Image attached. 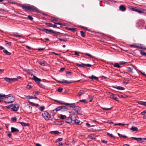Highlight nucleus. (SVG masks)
<instances>
[{
    "label": "nucleus",
    "mask_w": 146,
    "mask_h": 146,
    "mask_svg": "<svg viewBox=\"0 0 146 146\" xmlns=\"http://www.w3.org/2000/svg\"><path fill=\"white\" fill-rule=\"evenodd\" d=\"M18 33H14L13 35V36H14L17 37H21V38H23V36L22 35H18Z\"/></svg>",
    "instance_id": "b1692460"
},
{
    "label": "nucleus",
    "mask_w": 146,
    "mask_h": 146,
    "mask_svg": "<svg viewBox=\"0 0 146 146\" xmlns=\"http://www.w3.org/2000/svg\"><path fill=\"white\" fill-rule=\"evenodd\" d=\"M130 129L133 131H137L138 130V128L137 127L133 126H132Z\"/></svg>",
    "instance_id": "c756f323"
},
{
    "label": "nucleus",
    "mask_w": 146,
    "mask_h": 146,
    "mask_svg": "<svg viewBox=\"0 0 146 146\" xmlns=\"http://www.w3.org/2000/svg\"><path fill=\"white\" fill-rule=\"evenodd\" d=\"M138 103L140 105H142L146 106V102L143 101H139L138 102Z\"/></svg>",
    "instance_id": "2f4dec72"
},
{
    "label": "nucleus",
    "mask_w": 146,
    "mask_h": 146,
    "mask_svg": "<svg viewBox=\"0 0 146 146\" xmlns=\"http://www.w3.org/2000/svg\"><path fill=\"white\" fill-rule=\"evenodd\" d=\"M78 118H77L76 120L75 121L74 123L75 124H77V125H79V123L80 122V121L78 120Z\"/></svg>",
    "instance_id": "3c124183"
},
{
    "label": "nucleus",
    "mask_w": 146,
    "mask_h": 146,
    "mask_svg": "<svg viewBox=\"0 0 146 146\" xmlns=\"http://www.w3.org/2000/svg\"><path fill=\"white\" fill-rule=\"evenodd\" d=\"M76 66L78 67H84L85 66V64L83 63H81L80 64H76Z\"/></svg>",
    "instance_id": "a18cd8bd"
},
{
    "label": "nucleus",
    "mask_w": 146,
    "mask_h": 146,
    "mask_svg": "<svg viewBox=\"0 0 146 146\" xmlns=\"http://www.w3.org/2000/svg\"><path fill=\"white\" fill-rule=\"evenodd\" d=\"M116 95L115 94H114L112 93H111L110 96V98L115 101H116L117 102L119 101V100H117L118 98L116 97Z\"/></svg>",
    "instance_id": "f8f14e48"
},
{
    "label": "nucleus",
    "mask_w": 146,
    "mask_h": 146,
    "mask_svg": "<svg viewBox=\"0 0 146 146\" xmlns=\"http://www.w3.org/2000/svg\"><path fill=\"white\" fill-rule=\"evenodd\" d=\"M80 33L81 34V36L82 37H85L86 34L85 33L83 32V31H80Z\"/></svg>",
    "instance_id": "09e8293b"
},
{
    "label": "nucleus",
    "mask_w": 146,
    "mask_h": 146,
    "mask_svg": "<svg viewBox=\"0 0 146 146\" xmlns=\"http://www.w3.org/2000/svg\"><path fill=\"white\" fill-rule=\"evenodd\" d=\"M40 110L41 111H43L45 109V107L44 106H41L40 107Z\"/></svg>",
    "instance_id": "e2e57ef3"
},
{
    "label": "nucleus",
    "mask_w": 146,
    "mask_h": 146,
    "mask_svg": "<svg viewBox=\"0 0 146 146\" xmlns=\"http://www.w3.org/2000/svg\"><path fill=\"white\" fill-rule=\"evenodd\" d=\"M137 8L136 7H133L131 9V10L133 11H136L137 12Z\"/></svg>",
    "instance_id": "13d9d810"
},
{
    "label": "nucleus",
    "mask_w": 146,
    "mask_h": 146,
    "mask_svg": "<svg viewBox=\"0 0 146 146\" xmlns=\"http://www.w3.org/2000/svg\"><path fill=\"white\" fill-rule=\"evenodd\" d=\"M3 52L7 55H10L11 54V53L9 52L7 50L5 49L3 50Z\"/></svg>",
    "instance_id": "a19ab883"
},
{
    "label": "nucleus",
    "mask_w": 146,
    "mask_h": 146,
    "mask_svg": "<svg viewBox=\"0 0 146 146\" xmlns=\"http://www.w3.org/2000/svg\"><path fill=\"white\" fill-rule=\"evenodd\" d=\"M60 118L64 120L66 118V117L65 115L61 114L60 116Z\"/></svg>",
    "instance_id": "72a5a7b5"
},
{
    "label": "nucleus",
    "mask_w": 146,
    "mask_h": 146,
    "mask_svg": "<svg viewBox=\"0 0 146 146\" xmlns=\"http://www.w3.org/2000/svg\"><path fill=\"white\" fill-rule=\"evenodd\" d=\"M140 53L142 55L146 56V52L143 50H141L140 51Z\"/></svg>",
    "instance_id": "c03bdc74"
},
{
    "label": "nucleus",
    "mask_w": 146,
    "mask_h": 146,
    "mask_svg": "<svg viewBox=\"0 0 146 146\" xmlns=\"http://www.w3.org/2000/svg\"><path fill=\"white\" fill-rule=\"evenodd\" d=\"M54 101L55 102H57L62 105H65L66 106H69V107L70 108H74V107H75L76 106H75V104L74 103L69 104L68 103H65L63 102L58 101V100H54Z\"/></svg>",
    "instance_id": "20e7f679"
},
{
    "label": "nucleus",
    "mask_w": 146,
    "mask_h": 146,
    "mask_svg": "<svg viewBox=\"0 0 146 146\" xmlns=\"http://www.w3.org/2000/svg\"><path fill=\"white\" fill-rule=\"evenodd\" d=\"M17 118L16 117H12L11 118V120L13 122H15L17 121Z\"/></svg>",
    "instance_id": "603ef678"
},
{
    "label": "nucleus",
    "mask_w": 146,
    "mask_h": 146,
    "mask_svg": "<svg viewBox=\"0 0 146 146\" xmlns=\"http://www.w3.org/2000/svg\"><path fill=\"white\" fill-rule=\"evenodd\" d=\"M85 91L83 90H80L78 93V94L77 95L78 97L80 96L82 94H84Z\"/></svg>",
    "instance_id": "7c9ffc66"
},
{
    "label": "nucleus",
    "mask_w": 146,
    "mask_h": 146,
    "mask_svg": "<svg viewBox=\"0 0 146 146\" xmlns=\"http://www.w3.org/2000/svg\"><path fill=\"white\" fill-rule=\"evenodd\" d=\"M100 108L101 109H102L104 110H106V111H109V110H110L112 108H103L102 107H100Z\"/></svg>",
    "instance_id": "5fc2aeb1"
},
{
    "label": "nucleus",
    "mask_w": 146,
    "mask_h": 146,
    "mask_svg": "<svg viewBox=\"0 0 146 146\" xmlns=\"http://www.w3.org/2000/svg\"><path fill=\"white\" fill-rule=\"evenodd\" d=\"M29 102L32 106H35L36 107L39 106V105L38 104H35L34 103L30 102Z\"/></svg>",
    "instance_id": "c9c22d12"
},
{
    "label": "nucleus",
    "mask_w": 146,
    "mask_h": 146,
    "mask_svg": "<svg viewBox=\"0 0 146 146\" xmlns=\"http://www.w3.org/2000/svg\"><path fill=\"white\" fill-rule=\"evenodd\" d=\"M24 70L29 75H32V72L30 70L25 69Z\"/></svg>",
    "instance_id": "58836bf2"
},
{
    "label": "nucleus",
    "mask_w": 146,
    "mask_h": 146,
    "mask_svg": "<svg viewBox=\"0 0 146 146\" xmlns=\"http://www.w3.org/2000/svg\"><path fill=\"white\" fill-rule=\"evenodd\" d=\"M119 63L118 64L117 63H115L114 64L113 66L114 67H117V68H120L122 67L120 66L119 65Z\"/></svg>",
    "instance_id": "79ce46f5"
},
{
    "label": "nucleus",
    "mask_w": 146,
    "mask_h": 146,
    "mask_svg": "<svg viewBox=\"0 0 146 146\" xmlns=\"http://www.w3.org/2000/svg\"><path fill=\"white\" fill-rule=\"evenodd\" d=\"M56 38L60 41H63L65 42L67 41L66 38H64L62 36L60 35H56Z\"/></svg>",
    "instance_id": "1a4fd4ad"
},
{
    "label": "nucleus",
    "mask_w": 146,
    "mask_h": 146,
    "mask_svg": "<svg viewBox=\"0 0 146 146\" xmlns=\"http://www.w3.org/2000/svg\"><path fill=\"white\" fill-rule=\"evenodd\" d=\"M54 24L53 25V24H52V27L54 28H56L59 29V27H57L56 25H56H63L62 23H61L54 22Z\"/></svg>",
    "instance_id": "4468645a"
},
{
    "label": "nucleus",
    "mask_w": 146,
    "mask_h": 146,
    "mask_svg": "<svg viewBox=\"0 0 146 146\" xmlns=\"http://www.w3.org/2000/svg\"><path fill=\"white\" fill-rule=\"evenodd\" d=\"M88 138L93 140L95 139V136L94 134H91L88 136Z\"/></svg>",
    "instance_id": "c85d7f7f"
},
{
    "label": "nucleus",
    "mask_w": 146,
    "mask_h": 146,
    "mask_svg": "<svg viewBox=\"0 0 146 146\" xmlns=\"http://www.w3.org/2000/svg\"><path fill=\"white\" fill-rule=\"evenodd\" d=\"M40 31L45 32L47 34L51 33H55L56 34H57L58 33H59V32L56 33L55 31H54L53 30H49L46 29H44V28H42V29H40Z\"/></svg>",
    "instance_id": "7ed1b4c3"
},
{
    "label": "nucleus",
    "mask_w": 146,
    "mask_h": 146,
    "mask_svg": "<svg viewBox=\"0 0 146 146\" xmlns=\"http://www.w3.org/2000/svg\"><path fill=\"white\" fill-rule=\"evenodd\" d=\"M15 100V98L12 96H9L5 97L4 99L5 102L7 104L12 103Z\"/></svg>",
    "instance_id": "f03ea898"
},
{
    "label": "nucleus",
    "mask_w": 146,
    "mask_h": 146,
    "mask_svg": "<svg viewBox=\"0 0 146 146\" xmlns=\"http://www.w3.org/2000/svg\"><path fill=\"white\" fill-rule=\"evenodd\" d=\"M145 10L142 9H137V12L141 13H145Z\"/></svg>",
    "instance_id": "5701e85b"
},
{
    "label": "nucleus",
    "mask_w": 146,
    "mask_h": 146,
    "mask_svg": "<svg viewBox=\"0 0 146 146\" xmlns=\"http://www.w3.org/2000/svg\"><path fill=\"white\" fill-rule=\"evenodd\" d=\"M112 87L120 90H123L125 89L124 88L120 86H112Z\"/></svg>",
    "instance_id": "6ab92c4d"
},
{
    "label": "nucleus",
    "mask_w": 146,
    "mask_h": 146,
    "mask_svg": "<svg viewBox=\"0 0 146 146\" xmlns=\"http://www.w3.org/2000/svg\"><path fill=\"white\" fill-rule=\"evenodd\" d=\"M68 29L69 30L71 31L74 32L77 31V29L75 28H68Z\"/></svg>",
    "instance_id": "37998d69"
},
{
    "label": "nucleus",
    "mask_w": 146,
    "mask_h": 146,
    "mask_svg": "<svg viewBox=\"0 0 146 146\" xmlns=\"http://www.w3.org/2000/svg\"><path fill=\"white\" fill-rule=\"evenodd\" d=\"M27 98L29 99H34V97L33 96H27Z\"/></svg>",
    "instance_id": "774afa93"
},
{
    "label": "nucleus",
    "mask_w": 146,
    "mask_h": 146,
    "mask_svg": "<svg viewBox=\"0 0 146 146\" xmlns=\"http://www.w3.org/2000/svg\"><path fill=\"white\" fill-rule=\"evenodd\" d=\"M80 102H84L85 103H87V101L85 100H82L80 101Z\"/></svg>",
    "instance_id": "69168bd1"
},
{
    "label": "nucleus",
    "mask_w": 146,
    "mask_h": 146,
    "mask_svg": "<svg viewBox=\"0 0 146 146\" xmlns=\"http://www.w3.org/2000/svg\"><path fill=\"white\" fill-rule=\"evenodd\" d=\"M40 93V92L35 91L33 92V94L34 95V96H35L38 95Z\"/></svg>",
    "instance_id": "ea45409f"
},
{
    "label": "nucleus",
    "mask_w": 146,
    "mask_h": 146,
    "mask_svg": "<svg viewBox=\"0 0 146 146\" xmlns=\"http://www.w3.org/2000/svg\"><path fill=\"white\" fill-rule=\"evenodd\" d=\"M107 135L111 137H113L114 138H115V137L113 135L111 134H110L108 132L107 133Z\"/></svg>",
    "instance_id": "864d4df0"
},
{
    "label": "nucleus",
    "mask_w": 146,
    "mask_h": 146,
    "mask_svg": "<svg viewBox=\"0 0 146 146\" xmlns=\"http://www.w3.org/2000/svg\"><path fill=\"white\" fill-rule=\"evenodd\" d=\"M137 48H139L141 49H146V48L145 47V46L143 44H138L137 45Z\"/></svg>",
    "instance_id": "2eb2a0df"
},
{
    "label": "nucleus",
    "mask_w": 146,
    "mask_h": 146,
    "mask_svg": "<svg viewBox=\"0 0 146 146\" xmlns=\"http://www.w3.org/2000/svg\"><path fill=\"white\" fill-rule=\"evenodd\" d=\"M84 54L88 56H89V57H90L91 58L93 57L90 54L88 53H85Z\"/></svg>",
    "instance_id": "338daca9"
},
{
    "label": "nucleus",
    "mask_w": 146,
    "mask_h": 146,
    "mask_svg": "<svg viewBox=\"0 0 146 146\" xmlns=\"http://www.w3.org/2000/svg\"><path fill=\"white\" fill-rule=\"evenodd\" d=\"M42 115L45 120H49L50 118V115L46 111H44V113L42 114Z\"/></svg>",
    "instance_id": "39448f33"
},
{
    "label": "nucleus",
    "mask_w": 146,
    "mask_h": 146,
    "mask_svg": "<svg viewBox=\"0 0 146 146\" xmlns=\"http://www.w3.org/2000/svg\"><path fill=\"white\" fill-rule=\"evenodd\" d=\"M4 80L9 83H11L13 82H15L17 80V78H9L5 77L4 78Z\"/></svg>",
    "instance_id": "6e6552de"
},
{
    "label": "nucleus",
    "mask_w": 146,
    "mask_h": 146,
    "mask_svg": "<svg viewBox=\"0 0 146 146\" xmlns=\"http://www.w3.org/2000/svg\"><path fill=\"white\" fill-rule=\"evenodd\" d=\"M51 21L53 22H56L58 21V19L57 18H55L54 17H53L50 20Z\"/></svg>",
    "instance_id": "f704fd0d"
},
{
    "label": "nucleus",
    "mask_w": 146,
    "mask_h": 146,
    "mask_svg": "<svg viewBox=\"0 0 146 146\" xmlns=\"http://www.w3.org/2000/svg\"><path fill=\"white\" fill-rule=\"evenodd\" d=\"M11 129L12 133H18L19 131V130L18 129L14 127H11Z\"/></svg>",
    "instance_id": "f3484780"
},
{
    "label": "nucleus",
    "mask_w": 146,
    "mask_h": 146,
    "mask_svg": "<svg viewBox=\"0 0 146 146\" xmlns=\"http://www.w3.org/2000/svg\"><path fill=\"white\" fill-rule=\"evenodd\" d=\"M45 25L47 27H52V24L50 23H45Z\"/></svg>",
    "instance_id": "8fccbe9b"
},
{
    "label": "nucleus",
    "mask_w": 146,
    "mask_h": 146,
    "mask_svg": "<svg viewBox=\"0 0 146 146\" xmlns=\"http://www.w3.org/2000/svg\"><path fill=\"white\" fill-rule=\"evenodd\" d=\"M50 133L51 134H54L56 135V134H59L60 133V132L58 131H51L50 132Z\"/></svg>",
    "instance_id": "4c0bfd02"
},
{
    "label": "nucleus",
    "mask_w": 146,
    "mask_h": 146,
    "mask_svg": "<svg viewBox=\"0 0 146 146\" xmlns=\"http://www.w3.org/2000/svg\"><path fill=\"white\" fill-rule=\"evenodd\" d=\"M70 117H71L72 122V121H73L74 122L75 121L76 119L77 118H78V117H76L73 114V113L70 114Z\"/></svg>",
    "instance_id": "ddd939ff"
},
{
    "label": "nucleus",
    "mask_w": 146,
    "mask_h": 146,
    "mask_svg": "<svg viewBox=\"0 0 146 146\" xmlns=\"http://www.w3.org/2000/svg\"><path fill=\"white\" fill-rule=\"evenodd\" d=\"M5 45L7 47H9L11 46V42H8L7 40H5Z\"/></svg>",
    "instance_id": "393cba45"
},
{
    "label": "nucleus",
    "mask_w": 146,
    "mask_h": 146,
    "mask_svg": "<svg viewBox=\"0 0 146 146\" xmlns=\"http://www.w3.org/2000/svg\"><path fill=\"white\" fill-rule=\"evenodd\" d=\"M62 106H59L56 108L55 110L56 111V112H57L60 110H62Z\"/></svg>",
    "instance_id": "de8ad7c7"
},
{
    "label": "nucleus",
    "mask_w": 146,
    "mask_h": 146,
    "mask_svg": "<svg viewBox=\"0 0 146 146\" xmlns=\"http://www.w3.org/2000/svg\"><path fill=\"white\" fill-rule=\"evenodd\" d=\"M28 18L29 20L31 21H32L33 19V18L30 15H28Z\"/></svg>",
    "instance_id": "052dcab7"
},
{
    "label": "nucleus",
    "mask_w": 146,
    "mask_h": 146,
    "mask_svg": "<svg viewBox=\"0 0 146 146\" xmlns=\"http://www.w3.org/2000/svg\"><path fill=\"white\" fill-rule=\"evenodd\" d=\"M126 68L127 69V71L129 72H130L131 73H133V72L132 71L133 69H131V68L130 67H127Z\"/></svg>",
    "instance_id": "49530a36"
},
{
    "label": "nucleus",
    "mask_w": 146,
    "mask_h": 146,
    "mask_svg": "<svg viewBox=\"0 0 146 146\" xmlns=\"http://www.w3.org/2000/svg\"><path fill=\"white\" fill-rule=\"evenodd\" d=\"M32 79L33 80L38 84H40V82L41 81V80L40 78H38L35 76H33Z\"/></svg>",
    "instance_id": "9b49d317"
},
{
    "label": "nucleus",
    "mask_w": 146,
    "mask_h": 146,
    "mask_svg": "<svg viewBox=\"0 0 146 146\" xmlns=\"http://www.w3.org/2000/svg\"><path fill=\"white\" fill-rule=\"evenodd\" d=\"M65 121V122L68 123H72V120L71 119V117H70V114L69 117H68L67 118H66V121Z\"/></svg>",
    "instance_id": "dca6fc26"
},
{
    "label": "nucleus",
    "mask_w": 146,
    "mask_h": 146,
    "mask_svg": "<svg viewBox=\"0 0 146 146\" xmlns=\"http://www.w3.org/2000/svg\"><path fill=\"white\" fill-rule=\"evenodd\" d=\"M145 140H146V138H138V139L137 141L139 143H142Z\"/></svg>",
    "instance_id": "412c9836"
},
{
    "label": "nucleus",
    "mask_w": 146,
    "mask_h": 146,
    "mask_svg": "<svg viewBox=\"0 0 146 146\" xmlns=\"http://www.w3.org/2000/svg\"><path fill=\"white\" fill-rule=\"evenodd\" d=\"M46 62L44 60L40 61L38 62L39 64L40 65L42 66H45V63Z\"/></svg>",
    "instance_id": "cd10ccee"
},
{
    "label": "nucleus",
    "mask_w": 146,
    "mask_h": 146,
    "mask_svg": "<svg viewBox=\"0 0 146 146\" xmlns=\"http://www.w3.org/2000/svg\"><path fill=\"white\" fill-rule=\"evenodd\" d=\"M72 110H74L78 114H82L81 108L80 107L78 106H76L75 107H74V108H72Z\"/></svg>",
    "instance_id": "423d86ee"
},
{
    "label": "nucleus",
    "mask_w": 146,
    "mask_h": 146,
    "mask_svg": "<svg viewBox=\"0 0 146 146\" xmlns=\"http://www.w3.org/2000/svg\"><path fill=\"white\" fill-rule=\"evenodd\" d=\"M119 9L122 11H125L126 9V7L123 5H121L119 6Z\"/></svg>",
    "instance_id": "aec40b11"
},
{
    "label": "nucleus",
    "mask_w": 146,
    "mask_h": 146,
    "mask_svg": "<svg viewBox=\"0 0 146 146\" xmlns=\"http://www.w3.org/2000/svg\"><path fill=\"white\" fill-rule=\"evenodd\" d=\"M130 46L135 48H137V45H135V44H130Z\"/></svg>",
    "instance_id": "6e6d98bb"
},
{
    "label": "nucleus",
    "mask_w": 146,
    "mask_h": 146,
    "mask_svg": "<svg viewBox=\"0 0 146 146\" xmlns=\"http://www.w3.org/2000/svg\"><path fill=\"white\" fill-rule=\"evenodd\" d=\"M127 62L123 61H121L119 62V64L120 65H122L123 64H126Z\"/></svg>",
    "instance_id": "0e129e2a"
},
{
    "label": "nucleus",
    "mask_w": 146,
    "mask_h": 146,
    "mask_svg": "<svg viewBox=\"0 0 146 146\" xmlns=\"http://www.w3.org/2000/svg\"><path fill=\"white\" fill-rule=\"evenodd\" d=\"M118 96L119 97L121 98H125L128 97V96L127 95H118Z\"/></svg>",
    "instance_id": "473e14b6"
},
{
    "label": "nucleus",
    "mask_w": 146,
    "mask_h": 146,
    "mask_svg": "<svg viewBox=\"0 0 146 146\" xmlns=\"http://www.w3.org/2000/svg\"><path fill=\"white\" fill-rule=\"evenodd\" d=\"M13 106V104H11L7 106L6 107L7 109H10V108L12 107Z\"/></svg>",
    "instance_id": "bf43d9fd"
},
{
    "label": "nucleus",
    "mask_w": 146,
    "mask_h": 146,
    "mask_svg": "<svg viewBox=\"0 0 146 146\" xmlns=\"http://www.w3.org/2000/svg\"><path fill=\"white\" fill-rule=\"evenodd\" d=\"M21 7L23 10L26 11L27 10H30L32 12H36L38 10V9L36 7L29 4H25L21 5Z\"/></svg>",
    "instance_id": "f257e3e1"
},
{
    "label": "nucleus",
    "mask_w": 146,
    "mask_h": 146,
    "mask_svg": "<svg viewBox=\"0 0 146 146\" xmlns=\"http://www.w3.org/2000/svg\"><path fill=\"white\" fill-rule=\"evenodd\" d=\"M19 108V104H16L13 106L11 108V109L13 111H17L18 110Z\"/></svg>",
    "instance_id": "9d476101"
},
{
    "label": "nucleus",
    "mask_w": 146,
    "mask_h": 146,
    "mask_svg": "<svg viewBox=\"0 0 146 146\" xmlns=\"http://www.w3.org/2000/svg\"><path fill=\"white\" fill-rule=\"evenodd\" d=\"M89 96V97L88 98V100H89V102H91L92 100V99H93L92 98V96Z\"/></svg>",
    "instance_id": "680f3d73"
},
{
    "label": "nucleus",
    "mask_w": 146,
    "mask_h": 146,
    "mask_svg": "<svg viewBox=\"0 0 146 146\" xmlns=\"http://www.w3.org/2000/svg\"><path fill=\"white\" fill-rule=\"evenodd\" d=\"M89 78L92 80H93V79H95L96 80H98V77H96L95 76H94L93 75H92L91 76H89Z\"/></svg>",
    "instance_id": "4be33fe9"
},
{
    "label": "nucleus",
    "mask_w": 146,
    "mask_h": 146,
    "mask_svg": "<svg viewBox=\"0 0 146 146\" xmlns=\"http://www.w3.org/2000/svg\"><path fill=\"white\" fill-rule=\"evenodd\" d=\"M83 79L82 80H83ZM82 79H81L79 80H78L77 81H67L64 80H62V81H58V83H65L67 84H70L73 82H80V81Z\"/></svg>",
    "instance_id": "0eeeda50"
},
{
    "label": "nucleus",
    "mask_w": 146,
    "mask_h": 146,
    "mask_svg": "<svg viewBox=\"0 0 146 146\" xmlns=\"http://www.w3.org/2000/svg\"><path fill=\"white\" fill-rule=\"evenodd\" d=\"M144 23V20H141L139 21L137 23V24L139 27H141L143 26Z\"/></svg>",
    "instance_id": "a211bd4d"
},
{
    "label": "nucleus",
    "mask_w": 146,
    "mask_h": 146,
    "mask_svg": "<svg viewBox=\"0 0 146 146\" xmlns=\"http://www.w3.org/2000/svg\"><path fill=\"white\" fill-rule=\"evenodd\" d=\"M63 90V89L60 87H59L57 89V91L60 92H61Z\"/></svg>",
    "instance_id": "4d7b16f0"
},
{
    "label": "nucleus",
    "mask_w": 146,
    "mask_h": 146,
    "mask_svg": "<svg viewBox=\"0 0 146 146\" xmlns=\"http://www.w3.org/2000/svg\"><path fill=\"white\" fill-rule=\"evenodd\" d=\"M66 76L68 78H71L72 77V76L71 74V72L69 71H66Z\"/></svg>",
    "instance_id": "a878e982"
},
{
    "label": "nucleus",
    "mask_w": 146,
    "mask_h": 146,
    "mask_svg": "<svg viewBox=\"0 0 146 146\" xmlns=\"http://www.w3.org/2000/svg\"><path fill=\"white\" fill-rule=\"evenodd\" d=\"M18 123L21 124L23 126H27L29 125V124L23 122H19Z\"/></svg>",
    "instance_id": "bb28decb"
},
{
    "label": "nucleus",
    "mask_w": 146,
    "mask_h": 146,
    "mask_svg": "<svg viewBox=\"0 0 146 146\" xmlns=\"http://www.w3.org/2000/svg\"><path fill=\"white\" fill-rule=\"evenodd\" d=\"M68 110V109L66 106H62V109L61 111H66Z\"/></svg>",
    "instance_id": "e433bc0d"
}]
</instances>
